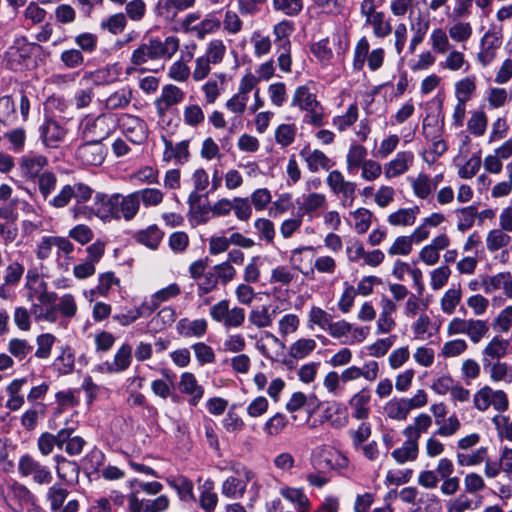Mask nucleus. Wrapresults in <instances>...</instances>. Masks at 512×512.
<instances>
[{
    "instance_id": "obj_1",
    "label": "nucleus",
    "mask_w": 512,
    "mask_h": 512,
    "mask_svg": "<svg viewBox=\"0 0 512 512\" xmlns=\"http://www.w3.org/2000/svg\"><path fill=\"white\" fill-rule=\"evenodd\" d=\"M179 48V39L175 36L166 37L164 41L150 38L147 42L141 43L133 50L130 57L131 66L127 68V73L138 70L141 72H158L163 68L153 67L154 63L160 59H171Z\"/></svg>"
},
{
    "instance_id": "obj_2",
    "label": "nucleus",
    "mask_w": 512,
    "mask_h": 512,
    "mask_svg": "<svg viewBox=\"0 0 512 512\" xmlns=\"http://www.w3.org/2000/svg\"><path fill=\"white\" fill-rule=\"evenodd\" d=\"M93 194L94 190L89 185L83 182H72L62 186L58 193L49 199L48 204L60 209L75 200V204L71 207V213L74 219H80L82 214H76V208H89L90 206L85 204L93 198Z\"/></svg>"
},
{
    "instance_id": "obj_3",
    "label": "nucleus",
    "mask_w": 512,
    "mask_h": 512,
    "mask_svg": "<svg viewBox=\"0 0 512 512\" xmlns=\"http://www.w3.org/2000/svg\"><path fill=\"white\" fill-rule=\"evenodd\" d=\"M119 193L108 195L103 192H96L93 197V204L89 208H79L75 210L76 214H82V218L92 220L94 217L104 222L119 220L118 215Z\"/></svg>"
},
{
    "instance_id": "obj_4",
    "label": "nucleus",
    "mask_w": 512,
    "mask_h": 512,
    "mask_svg": "<svg viewBox=\"0 0 512 512\" xmlns=\"http://www.w3.org/2000/svg\"><path fill=\"white\" fill-rule=\"evenodd\" d=\"M489 329L487 320L455 317L448 323L447 334L449 336L465 334L473 344H477L487 337Z\"/></svg>"
},
{
    "instance_id": "obj_5",
    "label": "nucleus",
    "mask_w": 512,
    "mask_h": 512,
    "mask_svg": "<svg viewBox=\"0 0 512 512\" xmlns=\"http://www.w3.org/2000/svg\"><path fill=\"white\" fill-rule=\"evenodd\" d=\"M17 468L21 477H32L33 482L38 485H48L53 480L50 468L29 453L20 456Z\"/></svg>"
},
{
    "instance_id": "obj_6",
    "label": "nucleus",
    "mask_w": 512,
    "mask_h": 512,
    "mask_svg": "<svg viewBox=\"0 0 512 512\" xmlns=\"http://www.w3.org/2000/svg\"><path fill=\"white\" fill-rule=\"evenodd\" d=\"M474 407L484 412L492 406L498 412H505L509 407V399L505 391L494 390L485 385L480 388L473 397Z\"/></svg>"
},
{
    "instance_id": "obj_7",
    "label": "nucleus",
    "mask_w": 512,
    "mask_h": 512,
    "mask_svg": "<svg viewBox=\"0 0 512 512\" xmlns=\"http://www.w3.org/2000/svg\"><path fill=\"white\" fill-rule=\"evenodd\" d=\"M231 471L234 472L236 476L228 477L221 486V492L224 496L231 499L241 498L247 487V483L252 479L253 472L248 470L246 467L240 466L238 464H232L230 467Z\"/></svg>"
},
{
    "instance_id": "obj_8",
    "label": "nucleus",
    "mask_w": 512,
    "mask_h": 512,
    "mask_svg": "<svg viewBox=\"0 0 512 512\" xmlns=\"http://www.w3.org/2000/svg\"><path fill=\"white\" fill-rule=\"evenodd\" d=\"M326 183L334 195L341 199L343 206H351L356 198V184L345 179L339 170L329 172Z\"/></svg>"
},
{
    "instance_id": "obj_9",
    "label": "nucleus",
    "mask_w": 512,
    "mask_h": 512,
    "mask_svg": "<svg viewBox=\"0 0 512 512\" xmlns=\"http://www.w3.org/2000/svg\"><path fill=\"white\" fill-rule=\"evenodd\" d=\"M501 29H489L480 40V50L477 53V61L482 67L490 65L496 58L497 50L502 45Z\"/></svg>"
},
{
    "instance_id": "obj_10",
    "label": "nucleus",
    "mask_w": 512,
    "mask_h": 512,
    "mask_svg": "<svg viewBox=\"0 0 512 512\" xmlns=\"http://www.w3.org/2000/svg\"><path fill=\"white\" fill-rule=\"evenodd\" d=\"M106 148L99 141H89L80 145L76 152V159L85 166H99L106 157Z\"/></svg>"
},
{
    "instance_id": "obj_11",
    "label": "nucleus",
    "mask_w": 512,
    "mask_h": 512,
    "mask_svg": "<svg viewBox=\"0 0 512 512\" xmlns=\"http://www.w3.org/2000/svg\"><path fill=\"white\" fill-rule=\"evenodd\" d=\"M119 125L126 137L133 143L140 144L147 138V124L140 117L131 114H122Z\"/></svg>"
},
{
    "instance_id": "obj_12",
    "label": "nucleus",
    "mask_w": 512,
    "mask_h": 512,
    "mask_svg": "<svg viewBox=\"0 0 512 512\" xmlns=\"http://www.w3.org/2000/svg\"><path fill=\"white\" fill-rule=\"evenodd\" d=\"M82 135L89 141L102 143L110 133L109 118L101 114L97 117H86L82 122Z\"/></svg>"
},
{
    "instance_id": "obj_13",
    "label": "nucleus",
    "mask_w": 512,
    "mask_h": 512,
    "mask_svg": "<svg viewBox=\"0 0 512 512\" xmlns=\"http://www.w3.org/2000/svg\"><path fill=\"white\" fill-rule=\"evenodd\" d=\"M48 158L42 154L29 152L19 159V170L27 180H35L48 166Z\"/></svg>"
},
{
    "instance_id": "obj_14",
    "label": "nucleus",
    "mask_w": 512,
    "mask_h": 512,
    "mask_svg": "<svg viewBox=\"0 0 512 512\" xmlns=\"http://www.w3.org/2000/svg\"><path fill=\"white\" fill-rule=\"evenodd\" d=\"M32 45L25 38H18L5 52L4 61L11 70H19L30 56Z\"/></svg>"
},
{
    "instance_id": "obj_15",
    "label": "nucleus",
    "mask_w": 512,
    "mask_h": 512,
    "mask_svg": "<svg viewBox=\"0 0 512 512\" xmlns=\"http://www.w3.org/2000/svg\"><path fill=\"white\" fill-rule=\"evenodd\" d=\"M161 140L164 144L162 160L166 163L174 161L177 165H184L190 159L189 140H182L174 144L166 136L162 135Z\"/></svg>"
},
{
    "instance_id": "obj_16",
    "label": "nucleus",
    "mask_w": 512,
    "mask_h": 512,
    "mask_svg": "<svg viewBox=\"0 0 512 512\" xmlns=\"http://www.w3.org/2000/svg\"><path fill=\"white\" fill-rule=\"evenodd\" d=\"M46 500L49 502L50 508L53 511L59 510L65 500H67V503L63 508V512H77L79 509L78 500L70 498L69 492L58 483L48 489Z\"/></svg>"
},
{
    "instance_id": "obj_17",
    "label": "nucleus",
    "mask_w": 512,
    "mask_h": 512,
    "mask_svg": "<svg viewBox=\"0 0 512 512\" xmlns=\"http://www.w3.org/2000/svg\"><path fill=\"white\" fill-rule=\"evenodd\" d=\"M184 98L185 92L178 86L173 84L163 86L160 96L154 102L157 115L164 116L172 106L181 103Z\"/></svg>"
},
{
    "instance_id": "obj_18",
    "label": "nucleus",
    "mask_w": 512,
    "mask_h": 512,
    "mask_svg": "<svg viewBox=\"0 0 512 512\" xmlns=\"http://www.w3.org/2000/svg\"><path fill=\"white\" fill-rule=\"evenodd\" d=\"M196 0H158L154 12L166 21L175 19L179 12L192 8Z\"/></svg>"
},
{
    "instance_id": "obj_19",
    "label": "nucleus",
    "mask_w": 512,
    "mask_h": 512,
    "mask_svg": "<svg viewBox=\"0 0 512 512\" xmlns=\"http://www.w3.org/2000/svg\"><path fill=\"white\" fill-rule=\"evenodd\" d=\"M132 362V348L129 344H123L117 350L112 362H104L98 366L103 373H121L128 369Z\"/></svg>"
},
{
    "instance_id": "obj_20",
    "label": "nucleus",
    "mask_w": 512,
    "mask_h": 512,
    "mask_svg": "<svg viewBox=\"0 0 512 512\" xmlns=\"http://www.w3.org/2000/svg\"><path fill=\"white\" fill-rule=\"evenodd\" d=\"M510 341L500 336H494L481 352L482 365L499 361L509 354Z\"/></svg>"
},
{
    "instance_id": "obj_21",
    "label": "nucleus",
    "mask_w": 512,
    "mask_h": 512,
    "mask_svg": "<svg viewBox=\"0 0 512 512\" xmlns=\"http://www.w3.org/2000/svg\"><path fill=\"white\" fill-rule=\"evenodd\" d=\"M40 138L49 148H56L64 140L66 130L55 120L47 119L39 127Z\"/></svg>"
},
{
    "instance_id": "obj_22",
    "label": "nucleus",
    "mask_w": 512,
    "mask_h": 512,
    "mask_svg": "<svg viewBox=\"0 0 512 512\" xmlns=\"http://www.w3.org/2000/svg\"><path fill=\"white\" fill-rule=\"evenodd\" d=\"M370 401L371 394L367 388H363L355 393L348 402L351 409V417L361 421L368 419L371 412Z\"/></svg>"
},
{
    "instance_id": "obj_23",
    "label": "nucleus",
    "mask_w": 512,
    "mask_h": 512,
    "mask_svg": "<svg viewBox=\"0 0 512 512\" xmlns=\"http://www.w3.org/2000/svg\"><path fill=\"white\" fill-rule=\"evenodd\" d=\"M414 155L411 151H400L384 166V174L388 179L395 178L407 172L412 166Z\"/></svg>"
},
{
    "instance_id": "obj_24",
    "label": "nucleus",
    "mask_w": 512,
    "mask_h": 512,
    "mask_svg": "<svg viewBox=\"0 0 512 512\" xmlns=\"http://www.w3.org/2000/svg\"><path fill=\"white\" fill-rule=\"evenodd\" d=\"M300 156L305 160L309 171L313 173L321 169L328 171L335 165L332 159L318 149L310 150L308 147H305L300 151Z\"/></svg>"
},
{
    "instance_id": "obj_25",
    "label": "nucleus",
    "mask_w": 512,
    "mask_h": 512,
    "mask_svg": "<svg viewBox=\"0 0 512 512\" xmlns=\"http://www.w3.org/2000/svg\"><path fill=\"white\" fill-rule=\"evenodd\" d=\"M131 512H162L169 506L167 496L161 495L154 500H139L135 494H131L128 499Z\"/></svg>"
},
{
    "instance_id": "obj_26",
    "label": "nucleus",
    "mask_w": 512,
    "mask_h": 512,
    "mask_svg": "<svg viewBox=\"0 0 512 512\" xmlns=\"http://www.w3.org/2000/svg\"><path fill=\"white\" fill-rule=\"evenodd\" d=\"M208 329V322L204 318L189 320L188 318H182L177 322L176 330L179 335L190 338L203 337Z\"/></svg>"
},
{
    "instance_id": "obj_27",
    "label": "nucleus",
    "mask_w": 512,
    "mask_h": 512,
    "mask_svg": "<svg viewBox=\"0 0 512 512\" xmlns=\"http://www.w3.org/2000/svg\"><path fill=\"white\" fill-rule=\"evenodd\" d=\"M179 387L182 393L191 396L189 403L196 406L204 395V388L198 384L194 374L184 372L181 374Z\"/></svg>"
},
{
    "instance_id": "obj_28",
    "label": "nucleus",
    "mask_w": 512,
    "mask_h": 512,
    "mask_svg": "<svg viewBox=\"0 0 512 512\" xmlns=\"http://www.w3.org/2000/svg\"><path fill=\"white\" fill-rule=\"evenodd\" d=\"M482 366L492 382L512 383V364L499 360L485 363Z\"/></svg>"
},
{
    "instance_id": "obj_29",
    "label": "nucleus",
    "mask_w": 512,
    "mask_h": 512,
    "mask_svg": "<svg viewBox=\"0 0 512 512\" xmlns=\"http://www.w3.org/2000/svg\"><path fill=\"white\" fill-rule=\"evenodd\" d=\"M432 426V418L426 413H421L413 419V422L403 430L405 438L418 443L421 435L427 433Z\"/></svg>"
},
{
    "instance_id": "obj_30",
    "label": "nucleus",
    "mask_w": 512,
    "mask_h": 512,
    "mask_svg": "<svg viewBox=\"0 0 512 512\" xmlns=\"http://www.w3.org/2000/svg\"><path fill=\"white\" fill-rule=\"evenodd\" d=\"M181 289L178 284L172 283L151 295L149 300L143 302V308H147L148 314L155 311L162 302H166L180 295Z\"/></svg>"
},
{
    "instance_id": "obj_31",
    "label": "nucleus",
    "mask_w": 512,
    "mask_h": 512,
    "mask_svg": "<svg viewBox=\"0 0 512 512\" xmlns=\"http://www.w3.org/2000/svg\"><path fill=\"white\" fill-rule=\"evenodd\" d=\"M368 151L361 144L350 145L346 155V169L351 175L358 172L360 167L368 160Z\"/></svg>"
},
{
    "instance_id": "obj_32",
    "label": "nucleus",
    "mask_w": 512,
    "mask_h": 512,
    "mask_svg": "<svg viewBox=\"0 0 512 512\" xmlns=\"http://www.w3.org/2000/svg\"><path fill=\"white\" fill-rule=\"evenodd\" d=\"M140 210L139 202L137 201L134 192L128 195H122L119 193L118 198V215L119 220L125 221L133 220Z\"/></svg>"
},
{
    "instance_id": "obj_33",
    "label": "nucleus",
    "mask_w": 512,
    "mask_h": 512,
    "mask_svg": "<svg viewBox=\"0 0 512 512\" xmlns=\"http://www.w3.org/2000/svg\"><path fill=\"white\" fill-rule=\"evenodd\" d=\"M510 242L511 237L501 229H493L489 231L486 237V246L488 251L496 252L502 249L503 260H506L508 257V251L506 248L509 246Z\"/></svg>"
},
{
    "instance_id": "obj_34",
    "label": "nucleus",
    "mask_w": 512,
    "mask_h": 512,
    "mask_svg": "<svg viewBox=\"0 0 512 512\" xmlns=\"http://www.w3.org/2000/svg\"><path fill=\"white\" fill-rule=\"evenodd\" d=\"M326 196L322 193L304 194L301 201H298V211L301 215H313L326 205Z\"/></svg>"
},
{
    "instance_id": "obj_35",
    "label": "nucleus",
    "mask_w": 512,
    "mask_h": 512,
    "mask_svg": "<svg viewBox=\"0 0 512 512\" xmlns=\"http://www.w3.org/2000/svg\"><path fill=\"white\" fill-rule=\"evenodd\" d=\"M320 103L316 95L311 91L308 85L298 86L293 94L291 106L297 107L299 110H307Z\"/></svg>"
},
{
    "instance_id": "obj_36",
    "label": "nucleus",
    "mask_w": 512,
    "mask_h": 512,
    "mask_svg": "<svg viewBox=\"0 0 512 512\" xmlns=\"http://www.w3.org/2000/svg\"><path fill=\"white\" fill-rule=\"evenodd\" d=\"M133 98L132 89L123 87L111 93L105 100V108L107 110L126 109Z\"/></svg>"
},
{
    "instance_id": "obj_37",
    "label": "nucleus",
    "mask_w": 512,
    "mask_h": 512,
    "mask_svg": "<svg viewBox=\"0 0 512 512\" xmlns=\"http://www.w3.org/2000/svg\"><path fill=\"white\" fill-rule=\"evenodd\" d=\"M419 207L401 208L388 215L387 222L391 226H412L419 214Z\"/></svg>"
},
{
    "instance_id": "obj_38",
    "label": "nucleus",
    "mask_w": 512,
    "mask_h": 512,
    "mask_svg": "<svg viewBox=\"0 0 512 512\" xmlns=\"http://www.w3.org/2000/svg\"><path fill=\"white\" fill-rule=\"evenodd\" d=\"M9 495L19 502L20 509L27 512H31L34 509V495L23 484L14 483L10 488Z\"/></svg>"
},
{
    "instance_id": "obj_39",
    "label": "nucleus",
    "mask_w": 512,
    "mask_h": 512,
    "mask_svg": "<svg viewBox=\"0 0 512 512\" xmlns=\"http://www.w3.org/2000/svg\"><path fill=\"white\" fill-rule=\"evenodd\" d=\"M410 409L405 398H393L384 405L385 415L396 421L406 420Z\"/></svg>"
},
{
    "instance_id": "obj_40",
    "label": "nucleus",
    "mask_w": 512,
    "mask_h": 512,
    "mask_svg": "<svg viewBox=\"0 0 512 512\" xmlns=\"http://www.w3.org/2000/svg\"><path fill=\"white\" fill-rule=\"evenodd\" d=\"M419 454L418 443L406 438L403 445L392 451L391 456L398 464L415 461Z\"/></svg>"
},
{
    "instance_id": "obj_41",
    "label": "nucleus",
    "mask_w": 512,
    "mask_h": 512,
    "mask_svg": "<svg viewBox=\"0 0 512 512\" xmlns=\"http://www.w3.org/2000/svg\"><path fill=\"white\" fill-rule=\"evenodd\" d=\"M276 313L274 309L272 313L269 312V307L262 305L253 308L248 315V322L258 329L267 328L272 325L273 315Z\"/></svg>"
},
{
    "instance_id": "obj_42",
    "label": "nucleus",
    "mask_w": 512,
    "mask_h": 512,
    "mask_svg": "<svg viewBox=\"0 0 512 512\" xmlns=\"http://www.w3.org/2000/svg\"><path fill=\"white\" fill-rule=\"evenodd\" d=\"M476 77L466 76L455 83V97L457 101L468 102L476 92Z\"/></svg>"
},
{
    "instance_id": "obj_43",
    "label": "nucleus",
    "mask_w": 512,
    "mask_h": 512,
    "mask_svg": "<svg viewBox=\"0 0 512 512\" xmlns=\"http://www.w3.org/2000/svg\"><path fill=\"white\" fill-rule=\"evenodd\" d=\"M249 99L245 96H241L237 93H235L231 98H229L226 103L225 107L226 109L233 114L232 117V127L236 126V123H241V118L244 115L246 109H247V103Z\"/></svg>"
},
{
    "instance_id": "obj_44",
    "label": "nucleus",
    "mask_w": 512,
    "mask_h": 512,
    "mask_svg": "<svg viewBox=\"0 0 512 512\" xmlns=\"http://www.w3.org/2000/svg\"><path fill=\"white\" fill-rule=\"evenodd\" d=\"M56 462V472L60 479L65 481H72L78 477L79 466L74 461H69L61 455L54 457Z\"/></svg>"
},
{
    "instance_id": "obj_45",
    "label": "nucleus",
    "mask_w": 512,
    "mask_h": 512,
    "mask_svg": "<svg viewBox=\"0 0 512 512\" xmlns=\"http://www.w3.org/2000/svg\"><path fill=\"white\" fill-rule=\"evenodd\" d=\"M199 504L200 507L205 511L214 510L217 502L218 495L214 490V483L210 479L206 480L200 486Z\"/></svg>"
},
{
    "instance_id": "obj_46",
    "label": "nucleus",
    "mask_w": 512,
    "mask_h": 512,
    "mask_svg": "<svg viewBox=\"0 0 512 512\" xmlns=\"http://www.w3.org/2000/svg\"><path fill=\"white\" fill-rule=\"evenodd\" d=\"M164 233L157 225H150L136 234V240L150 249H156L160 244Z\"/></svg>"
},
{
    "instance_id": "obj_47",
    "label": "nucleus",
    "mask_w": 512,
    "mask_h": 512,
    "mask_svg": "<svg viewBox=\"0 0 512 512\" xmlns=\"http://www.w3.org/2000/svg\"><path fill=\"white\" fill-rule=\"evenodd\" d=\"M220 27V19L213 14H208L200 23L192 28V33L198 39H204L206 35L217 32Z\"/></svg>"
},
{
    "instance_id": "obj_48",
    "label": "nucleus",
    "mask_w": 512,
    "mask_h": 512,
    "mask_svg": "<svg viewBox=\"0 0 512 512\" xmlns=\"http://www.w3.org/2000/svg\"><path fill=\"white\" fill-rule=\"evenodd\" d=\"M296 278L297 274L293 268L287 265H278L272 269L269 283L288 287Z\"/></svg>"
},
{
    "instance_id": "obj_49",
    "label": "nucleus",
    "mask_w": 512,
    "mask_h": 512,
    "mask_svg": "<svg viewBox=\"0 0 512 512\" xmlns=\"http://www.w3.org/2000/svg\"><path fill=\"white\" fill-rule=\"evenodd\" d=\"M45 405L40 402H35L27 409L21 416V425L27 431H32L37 426V422L41 416L44 415Z\"/></svg>"
},
{
    "instance_id": "obj_50",
    "label": "nucleus",
    "mask_w": 512,
    "mask_h": 512,
    "mask_svg": "<svg viewBox=\"0 0 512 512\" xmlns=\"http://www.w3.org/2000/svg\"><path fill=\"white\" fill-rule=\"evenodd\" d=\"M359 109L356 103H352L342 115L335 116L332 125L339 131H346L358 119Z\"/></svg>"
},
{
    "instance_id": "obj_51",
    "label": "nucleus",
    "mask_w": 512,
    "mask_h": 512,
    "mask_svg": "<svg viewBox=\"0 0 512 512\" xmlns=\"http://www.w3.org/2000/svg\"><path fill=\"white\" fill-rule=\"evenodd\" d=\"M134 194L139 205L143 203L146 208L158 206L164 199V193L157 188H144L134 191Z\"/></svg>"
},
{
    "instance_id": "obj_52",
    "label": "nucleus",
    "mask_w": 512,
    "mask_h": 512,
    "mask_svg": "<svg viewBox=\"0 0 512 512\" xmlns=\"http://www.w3.org/2000/svg\"><path fill=\"white\" fill-rule=\"evenodd\" d=\"M183 122L191 128H198L205 122V114L199 104H188L183 108Z\"/></svg>"
},
{
    "instance_id": "obj_53",
    "label": "nucleus",
    "mask_w": 512,
    "mask_h": 512,
    "mask_svg": "<svg viewBox=\"0 0 512 512\" xmlns=\"http://www.w3.org/2000/svg\"><path fill=\"white\" fill-rule=\"evenodd\" d=\"M274 11L288 17L298 16L304 7V0H272Z\"/></svg>"
},
{
    "instance_id": "obj_54",
    "label": "nucleus",
    "mask_w": 512,
    "mask_h": 512,
    "mask_svg": "<svg viewBox=\"0 0 512 512\" xmlns=\"http://www.w3.org/2000/svg\"><path fill=\"white\" fill-rule=\"evenodd\" d=\"M365 23L372 26L373 34L377 38H385L392 32L391 23L385 18L382 11L373 17H369V19H365Z\"/></svg>"
},
{
    "instance_id": "obj_55",
    "label": "nucleus",
    "mask_w": 512,
    "mask_h": 512,
    "mask_svg": "<svg viewBox=\"0 0 512 512\" xmlns=\"http://www.w3.org/2000/svg\"><path fill=\"white\" fill-rule=\"evenodd\" d=\"M411 187L414 195L420 199H426L434 191L431 178L424 173H419L416 178L411 179Z\"/></svg>"
},
{
    "instance_id": "obj_56",
    "label": "nucleus",
    "mask_w": 512,
    "mask_h": 512,
    "mask_svg": "<svg viewBox=\"0 0 512 512\" xmlns=\"http://www.w3.org/2000/svg\"><path fill=\"white\" fill-rule=\"evenodd\" d=\"M294 31V24L291 21L283 20L273 27L275 45L277 48L291 46L290 35Z\"/></svg>"
},
{
    "instance_id": "obj_57",
    "label": "nucleus",
    "mask_w": 512,
    "mask_h": 512,
    "mask_svg": "<svg viewBox=\"0 0 512 512\" xmlns=\"http://www.w3.org/2000/svg\"><path fill=\"white\" fill-rule=\"evenodd\" d=\"M458 219L457 229L461 232L469 230L477 217V208L474 205L459 208L455 211Z\"/></svg>"
},
{
    "instance_id": "obj_58",
    "label": "nucleus",
    "mask_w": 512,
    "mask_h": 512,
    "mask_svg": "<svg viewBox=\"0 0 512 512\" xmlns=\"http://www.w3.org/2000/svg\"><path fill=\"white\" fill-rule=\"evenodd\" d=\"M351 216L354 220V230L356 233L364 234L369 230L373 217L370 210L361 207L351 212Z\"/></svg>"
},
{
    "instance_id": "obj_59",
    "label": "nucleus",
    "mask_w": 512,
    "mask_h": 512,
    "mask_svg": "<svg viewBox=\"0 0 512 512\" xmlns=\"http://www.w3.org/2000/svg\"><path fill=\"white\" fill-rule=\"evenodd\" d=\"M168 484L177 491L181 500L191 501L194 499L193 483L188 478L179 476L172 480H168Z\"/></svg>"
},
{
    "instance_id": "obj_60",
    "label": "nucleus",
    "mask_w": 512,
    "mask_h": 512,
    "mask_svg": "<svg viewBox=\"0 0 512 512\" xmlns=\"http://www.w3.org/2000/svg\"><path fill=\"white\" fill-rule=\"evenodd\" d=\"M473 29L469 22L457 21L449 26V37L459 43L466 42L472 36Z\"/></svg>"
},
{
    "instance_id": "obj_61",
    "label": "nucleus",
    "mask_w": 512,
    "mask_h": 512,
    "mask_svg": "<svg viewBox=\"0 0 512 512\" xmlns=\"http://www.w3.org/2000/svg\"><path fill=\"white\" fill-rule=\"evenodd\" d=\"M332 321V316L324 309L312 306L308 313V327L312 328L314 325L322 330H327Z\"/></svg>"
},
{
    "instance_id": "obj_62",
    "label": "nucleus",
    "mask_w": 512,
    "mask_h": 512,
    "mask_svg": "<svg viewBox=\"0 0 512 512\" xmlns=\"http://www.w3.org/2000/svg\"><path fill=\"white\" fill-rule=\"evenodd\" d=\"M38 190L44 200L49 201V197L55 190L57 185V177L51 171H44L39 177H37Z\"/></svg>"
},
{
    "instance_id": "obj_63",
    "label": "nucleus",
    "mask_w": 512,
    "mask_h": 512,
    "mask_svg": "<svg viewBox=\"0 0 512 512\" xmlns=\"http://www.w3.org/2000/svg\"><path fill=\"white\" fill-rule=\"evenodd\" d=\"M288 423L289 421L285 414L276 413L264 423L263 430L268 436H278Z\"/></svg>"
},
{
    "instance_id": "obj_64",
    "label": "nucleus",
    "mask_w": 512,
    "mask_h": 512,
    "mask_svg": "<svg viewBox=\"0 0 512 512\" xmlns=\"http://www.w3.org/2000/svg\"><path fill=\"white\" fill-rule=\"evenodd\" d=\"M316 348V342L311 338H300L289 348V354L295 359H303Z\"/></svg>"
}]
</instances>
